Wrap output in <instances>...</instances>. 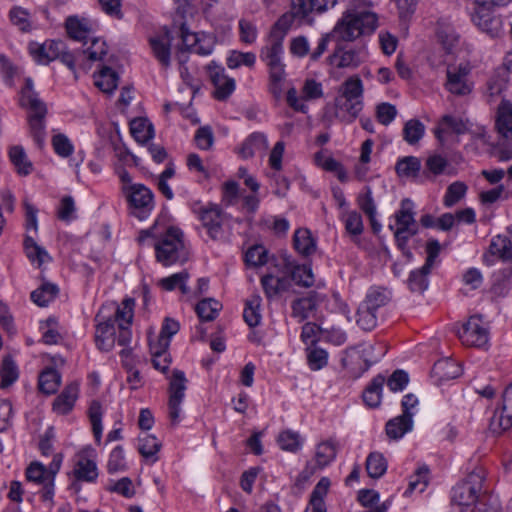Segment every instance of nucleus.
Segmentation results:
<instances>
[{"mask_svg": "<svg viewBox=\"0 0 512 512\" xmlns=\"http://www.w3.org/2000/svg\"><path fill=\"white\" fill-rule=\"evenodd\" d=\"M376 28L375 13L349 4L334 26L331 36L337 41H353L362 35L373 33Z\"/></svg>", "mask_w": 512, "mask_h": 512, "instance_id": "obj_1", "label": "nucleus"}, {"mask_svg": "<svg viewBox=\"0 0 512 512\" xmlns=\"http://www.w3.org/2000/svg\"><path fill=\"white\" fill-rule=\"evenodd\" d=\"M363 84L359 77H350L340 86L334 102L335 117L344 123L353 122L363 108Z\"/></svg>", "mask_w": 512, "mask_h": 512, "instance_id": "obj_2", "label": "nucleus"}, {"mask_svg": "<svg viewBox=\"0 0 512 512\" xmlns=\"http://www.w3.org/2000/svg\"><path fill=\"white\" fill-rule=\"evenodd\" d=\"M157 261L164 266L175 263H184L188 259V252L182 240V233L177 228H169L154 244Z\"/></svg>", "mask_w": 512, "mask_h": 512, "instance_id": "obj_3", "label": "nucleus"}, {"mask_svg": "<svg viewBox=\"0 0 512 512\" xmlns=\"http://www.w3.org/2000/svg\"><path fill=\"white\" fill-rule=\"evenodd\" d=\"M28 49L33 59L39 64L47 65L59 59L75 72L74 55L67 50L66 44L61 40H47L44 43L31 42Z\"/></svg>", "mask_w": 512, "mask_h": 512, "instance_id": "obj_4", "label": "nucleus"}, {"mask_svg": "<svg viewBox=\"0 0 512 512\" xmlns=\"http://www.w3.org/2000/svg\"><path fill=\"white\" fill-rule=\"evenodd\" d=\"M484 478L485 471L479 467L453 487L451 502L453 506H456V512H463L462 507H468L477 501L479 493L482 491Z\"/></svg>", "mask_w": 512, "mask_h": 512, "instance_id": "obj_5", "label": "nucleus"}, {"mask_svg": "<svg viewBox=\"0 0 512 512\" xmlns=\"http://www.w3.org/2000/svg\"><path fill=\"white\" fill-rule=\"evenodd\" d=\"M395 225L390 224L389 229L394 231L396 243L403 246L411 237L417 234L418 225L415 220L414 203L405 198L401 201L400 209L395 213Z\"/></svg>", "mask_w": 512, "mask_h": 512, "instance_id": "obj_6", "label": "nucleus"}, {"mask_svg": "<svg viewBox=\"0 0 512 512\" xmlns=\"http://www.w3.org/2000/svg\"><path fill=\"white\" fill-rule=\"evenodd\" d=\"M441 250L440 243L436 239H430L426 244L427 258L425 264L413 270L408 278V285L413 292H424L428 287V275L435 266L437 257Z\"/></svg>", "mask_w": 512, "mask_h": 512, "instance_id": "obj_7", "label": "nucleus"}, {"mask_svg": "<svg viewBox=\"0 0 512 512\" xmlns=\"http://www.w3.org/2000/svg\"><path fill=\"white\" fill-rule=\"evenodd\" d=\"M123 194L130 208L133 209L132 214L139 219L146 218L154 209L153 192L143 184L127 186L123 189Z\"/></svg>", "mask_w": 512, "mask_h": 512, "instance_id": "obj_8", "label": "nucleus"}, {"mask_svg": "<svg viewBox=\"0 0 512 512\" xmlns=\"http://www.w3.org/2000/svg\"><path fill=\"white\" fill-rule=\"evenodd\" d=\"M187 379L183 371L174 370L169 383L168 417L172 426L180 423L181 404L187 389Z\"/></svg>", "mask_w": 512, "mask_h": 512, "instance_id": "obj_9", "label": "nucleus"}, {"mask_svg": "<svg viewBox=\"0 0 512 512\" xmlns=\"http://www.w3.org/2000/svg\"><path fill=\"white\" fill-rule=\"evenodd\" d=\"M495 257L509 263V266L501 271L502 277H512V241L507 236L499 234L491 239L488 250L483 255V263L492 266Z\"/></svg>", "mask_w": 512, "mask_h": 512, "instance_id": "obj_10", "label": "nucleus"}, {"mask_svg": "<svg viewBox=\"0 0 512 512\" xmlns=\"http://www.w3.org/2000/svg\"><path fill=\"white\" fill-rule=\"evenodd\" d=\"M199 219L211 239L221 240L224 238L223 225L227 221L228 215L218 205L208 204L202 207L199 210Z\"/></svg>", "mask_w": 512, "mask_h": 512, "instance_id": "obj_11", "label": "nucleus"}, {"mask_svg": "<svg viewBox=\"0 0 512 512\" xmlns=\"http://www.w3.org/2000/svg\"><path fill=\"white\" fill-rule=\"evenodd\" d=\"M457 335L466 346L483 347L488 342V331L479 315L470 317L465 324L461 325Z\"/></svg>", "mask_w": 512, "mask_h": 512, "instance_id": "obj_12", "label": "nucleus"}, {"mask_svg": "<svg viewBox=\"0 0 512 512\" xmlns=\"http://www.w3.org/2000/svg\"><path fill=\"white\" fill-rule=\"evenodd\" d=\"M470 70V66L466 63H460L459 65H448L446 71V89L450 93L458 96L469 94L472 90L471 84L468 81Z\"/></svg>", "mask_w": 512, "mask_h": 512, "instance_id": "obj_13", "label": "nucleus"}, {"mask_svg": "<svg viewBox=\"0 0 512 512\" xmlns=\"http://www.w3.org/2000/svg\"><path fill=\"white\" fill-rule=\"evenodd\" d=\"M305 0H291L290 12L283 14L274 24L269 39H281L283 43L284 37L295 19L304 20L307 18Z\"/></svg>", "mask_w": 512, "mask_h": 512, "instance_id": "obj_14", "label": "nucleus"}, {"mask_svg": "<svg viewBox=\"0 0 512 512\" xmlns=\"http://www.w3.org/2000/svg\"><path fill=\"white\" fill-rule=\"evenodd\" d=\"M46 466L40 462H32L26 469V480L28 484L39 487L37 493L40 494L44 502H51L54 496V486H50L46 479Z\"/></svg>", "mask_w": 512, "mask_h": 512, "instance_id": "obj_15", "label": "nucleus"}, {"mask_svg": "<svg viewBox=\"0 0 512 512\" xmlns=\"http://www.w3.org/2000/svg\"><path fill=\"white\" fill-rule=\"evenodd\" d=\"M283 43L281 39H268V43L261 50L260 57L269 67L270 77L278 78L285 75L284 64L281 62Z\"/></svg>", "mask_w": 512, "mask_h": 512, "instance_id": "obj_16", "label": "nucleus"}, {"mask_svg": "<svg viewBox=\"0 0 512 512\" xmlns=\"http://www.w3.org/2000/svg\"><path fill=\"white\" fill-rule=\"evenodd\" d=\"M367 56L364 47H355L345 49L337 47L332 55L329 56L330 64L337 68H357L364 62Z\"/></svg>", "mask_w": 512, "mask_h": 512, "instance_id": "obj_17", "label": "nucleus"}, {"mask_svg": "<svg viewBox=\"0 0 512 512\" xmlns=\"http://www.w3.org/2000/svg\"><path fill=\"white\" fill-rule=\"evenodd\" d=\"M337 455V445L332 440L320 442L316 446L315 456L306 465L305 472L309 475L314 474L317 470H321L328 466Z\"/></svg>", "mask_w": 512, "mask_h": 512, "instance_id": "obj_18", "label": "nucleus"}, {"mask_svg": "<svg viewBox=\"0 0 512 512\" xmlns=\"http://www.w3.org/2000/svg\"><path fill=\"white\" fill-rule=\"evenodd\" d=\"M512 427V383L506 387L502 396L500 412H495L490 421L494 433H501Z\"/></svg>", "mask_w": 512, "mask_h": 512, "instance_id": "obj_19", "label": "nucleus"}, {"mask_svg": "<svg viewBox=\"0 0 512 512\" xmlns=\"http://www.w3.org/2000/svg\"><path fill=\"white\" fill-rule=\"evenodd\" d=\"M172 40L173 37L167 27H164L160 33L150 37L149 39L153 55L164 67H168L170 65Z\"/></svg>", "mask_w": 512, "mask_h": 512, "instance_id": "obj_20", "label": "nucleus"}, {"mask_svg": "<svg viewBox=\"0 0 512 512\" xmlns=\"http://www.w3.org/2000/svg\"><path fill=\"white\" fill-rule=\"evenodd\" d=\"M209 77L215 86L214 96L218 100L227 99L235 90V80L225 74L223 67L209 65Z\"/></svg>", "mask_w": 512, "mask_h": 512, "instance_id": "obj_21", "label": "nucleus"}, {"mask_svg": "<svg viewBox=\"0 0 512 512\" xmlns=\"http://www.w3.org/2000/svg\"><path fill=\"white\" fill-rule=\"evenodd\" d=\"M30 110L28 117L30 133L38 147L42 148L45 142V116L47 108L45 104L27 107Z\"/></svg>", "mask_w": 512, "mask_h": 512, "instance_id": "obj_22", "label": "nucleus"}, {"mask_svg": "<svg viewBox=\"0 0 512 512\" xmlns=\"http://www.w3.org/2000/svg\"><path fill=\"white\" fill-rule=\"evenodd\" d=\"M322 300L321 295L314 291L309 292L302 298L294 300L291 305L292 317L297 319L298 322L306 320L316 310Z\"/></svg>", "mask_w": 512, "mask_h": 512, "instance_id": "obj_23", "label": "nucleus"}, {"mask_svg": "<svg viewBox=\"0 0 512 512\" xmlns=\"http://www.w3.org/2000/svg\"><path fill=\"white\" fill-rule=\"evenodd\" d=\"M491 8L478 6L473 15V21L482 31L495 37L502 30V21L491 13Z\"/></svg>", "mask_w": 512, "mask_h": 512, "instance_id": "obj_24", "label": "nucleus"}, {"mask_svg": "<svg viewBox=\"0 0 512 512\" xmlns=\"http://www.w3.org/2000/svg\"><path fill=\"white\" fill-rule=\"evenodd\" d=\"M66 29L72 39L87 45L88 39L94 35L95 25L87 18L69 17Z\"/></svg>", "mask_w": 512, "mask_h": 512, "instance_id": "obj_25", "label": "nucleus"}, {"mask_svg": "<svg viewBox=\"0 0 512 512\" xmlns=\"http://www.w3.org/2000/svg\"><path fill=\"white\" fill-rule=\"evenodd\" d=\"M95 342L98 349L108 352L112 350L115 344V324L113 319L100 322L96 326Z\"/></svg>", "mask_w": 512, "mask_h": 512, "instance_id": "obj_26", "label": "nucleus"}, {"mask_svg": "<svg viewBox=\"0 0 512 512\" xmlns=\"http://www.w3.org/2000/svg\"><path fill=\"white\" fill-rule=\"evenodd\" d=\"M78 385L71 383L67 385L60 395L53 402V411L60 415L69 413L78 397Z\"/></svg>", "mask_w": 512, "mask_h": 512, "instance_id": "obj_27", "label": "nucleus"}, {"mask_svg": "<svg viewBox=\"0 0 512 512\" xmlns=\"http://www.w3.org/2000/svg\"><path fill=\"white\" fill-rule=\"evenodd\" d=\"M496 128L507 141L512 142V104L503 101L497 111Z\"/></svg>", "mask_w": 512, "mask_h": 512, "instance_id": "obj_28", "label": "nucleus"}, {"mask_svg": "<svg viewBox=\"0 0 512 512\" xmlns=\"http://www.w3.org/2000/svg\"><path fill=\"white\" fill-rule=\"evenodd\" d=\"M413 429V418L399 415L390 419L385 425V432L389 439L399 440Z\"/></svg>", "mask_w": 512, "mask_h": 512, "instance_id": "obj_29", "label": "nucleus"}, {"mask_svg": "<svg viewBox=\"0 0 512 512\" xmlns=\"http://www.w3.org/2000/svg\"><path fill=\"white\" fill-rule=\"evenodd\" d=\"M268 148V140L264 133H252L242 144L239 153L244 158H250L256 153H263Z\"/></svg>", "mask_w": 512, "mask_h": 512, "instance_id": "obj_30", "label": "nucleus"}, {"mask_svg": "<svg viewBox=\"0 0 512 512\" xmlns=\"http://www.w3.org/2000/svg\"><path fill=\"white\" fill-rule=\"evenodd\" d=\"M24 249L26 256L33 263L41 267L44 263H48L52 260L46 249L40 246L35 239L27 234L24 239Z\"/></svg>", "mask_w": 512, "mask_h": 512, "instance_id": "obj_31", "label": "nucleus"}, {"mask_svg": "<svg viewBox=\"0 0 512 512\" xmlns=\"http://www.w3.org/2000/svg\"><path fill=\"white\" fill-rule=\"evenodd\" d=\"M130 131L139 144H146L154 137V127L147 118L139 117L133 119L130 122Z\"/></svg>", "mask_w": 512, "mask_h": 512, "instance_id": "obj_32", "label": "nucleus"}, {"mask_svg": "<svg viewBox=\"0 0 512 512\" xmlns=\"http://www.w3.org/2000/svg\"><path fill=\"white\" fill-rule=\"evenodd\" d=\"M295 249L304 256H310L316 251V241L308 229H298L293 236Z\"/></svg>", "mask_w": 512, "mask_h": 512, "instance_id": "obj_33", "label": "nucleus"}, {"mask_svg": "<svg viewBox=\"0 0 512 512\" xmlns=\"http://www.w3.org/2000/svg\"><path fill=\"white\" fill-rule=\"evenodd\" d=\"M385 383V377L377 375L363 392V401L371 408L378 407L381 403L382 388Z\"/></svg>", "mask_w": 512, "mask_h": 512, "instance_id": "obj_34", "label": "nucleus"}, {"mask_svg": "<svg viewBox=\"0 0 512 512\" xmlns=\"http://www.w3.org/2000/svg\"><path fill=\"white\" fill-rule=\"evenodd\" d=\"M433 372L443 380H450L459 377L462 374V368L460 363L446 358L434 364Z\"/></svg>", "mask_w": 512, "mask_h": 512, "instance_id": "obj_35", "label": "nucleus"}, {"mask_svg": "<svg viewBox=\"0 0 512 512\" xmlns=\"http://www.w3.org/2000/svg\"><path fill=\"white\" fill-rule=\"evenodd\" d=\"M61 384V375L53 368H46L39 375V390L47 395L54 394Z\"/></svg>", "mask_w": 512, "mask_h": 512, "instance_id": "obj_36", "label": "nucleus"}, {"mask_svg": "<svg viewBox=\"0 0 512 512\" xmlns=\"http://www.w3.org/2000/svg\"><path fill=\"white\" fill-rule=\"evenodd\" d=\"M420 169L421 161L415 156H405L400 158L395 165L397 175L405 178L417 177Z\"/></svg>", "mask_w": 512, "mask_h": 512, "instance_id": "obj_37", "label": "nucleus"}, {"mask_svg": "<svg viewBox=\"0 0 512 512\" xmlns=\"http://www.w3.org/2000/svg\"><path fill=\"white\" fill-rule=\"evenodd\" d=\"M8 154L11 163L15 166L19 174L28 175L32 171V163L29 161L22 146H11Z\"/></svg>", "mask_w": 512, "mask_h": 512, "instance_id": "obj_38", "label": "nucleus"}, {"mask_svg": "<svg viewBox=\"0 0 512 512\" xmlns=\"http://www.w3.org/2000/svg\"><path fill=\"white\" fill-rule=\"evenodd\" d=\"M388 463L380 452H371L366 459V470L371 478H381L387 471Z\"/></svg>", "mask_w": 512, "mask_h": 512, "instance_id": "obj_39", "label": "nucleus"}, {"mask_svg": "<svg viewBox=\"0 0 512 512\" xmlns=\"http://www.w3.org/2000/svg\"><path fill=\"white\" fill-rule=\"evenodd\" d=\"M94 78L95 85L105 93H111L117 87L118 75L110 67L103 66Z\"/></svg>", "mask_w": 512, "mask_h": 512, "instance_id": "obj_40", "label": "nucleus"}, {"mask_svg": "<svg viewBox=\"0 0 512 512\" xmlns=\"http://www.w3.org/2000/svg\"><path fill=\"white\" fill-rule=\"evenodd\" d=\"M390 300V293L381 287H372L367 292L364 302L361 304L371 310H377L385 306Z\"/></svg>", "mask_w": 512, "mask_h": 512, "instance_id": "obj_41", "label": "nucleus"}, {"mask_svg": "<svg viewBox=\"0 0 512 512\" xmlns=\"http://www.w3.org/2000/svg\"><path fill=\"white\" fill-rule=\"evenodd\" d=\"M59 292L57 285L43 283L38 289L31 293V300L40 307L47 306L55 299Z\"/></svg>", "mask_w": 512, "mask_h": 512, "instance_id": "obj_42", "label": "nucleus"}, {"mask_svg": "<svg viewBox=\"0 0 512 512\" xmlns=\"http://www.w3.org/2000/svg\"><path fill=\"white\" fill-rule=\"evenodd\" d=\"M261 297L259 295H252L247 301L243 312V317L245 322L250 327H256L260 324L261 321V313H260V305H261Z\"/></svg>", "mask_w": 512, "mask_h": 512, "instance_id": "obj_43", "label": "nucleus"}, {"mask_svg": "<svg viewBox=\"0 0 512 512\" xmlns=\"http://www.w3.org/2000/svg\"><path fill=\"white\" fill-rule=\"evenodd\" d=\"M188 278L189 273L187 270H183L181 272L160 279L159 285L166 291H172L176 288H179L182 294H187L189 292V288L186 285Z\"/></svg>", "mask_w": 512, "mask_h": 512, "instance_id": "obj_44", "label": "nucleus"}, {"mask_svg": "<svg viewBox=\"0 0 512 512\" xmlns=\"http://www.w3.org/2000/svg\"><path fill=\"white\" fill-rule=\"evenodd\" d=\"M341 219L344 222L347 233L352 237H358L363 233L364 225L362 216L359 212L345 211L342 213Z\"/></svg>", "mask_w": 512, "mask_h": 512, "instance_id": "obj_45", "label": "nucleus"}, {"mask_svg": "<svg viewBox=\"0 0 512 512\" xmlns=\"http://www.w3.org/2000/svg\"><path fill=\"white\" fill-rule=\"evenodd\" d=\"M468 186L462 181H455L451 183L446 190L443 197V204L445 207L450 208L456 205L463 199L467 193Z\"/></svg>", "mask_w": 512, "mask_h": 512, "instance_id": "obj_46", "label": "nucleus"}, {"mask_svg": "<svg viewBox=\"0 0 512 512\" xmlns=\"http://www.w3.org/2000/svg\"><path fill=\"white\" fill-rule=\"evenodd\" d=\"M277 443L282 450L292 453H296L302 447L300 434L292 430L282 431L278 435Z\"/></svg>", "mask_w": 512, "mask_h": 512, "instance_id": "obj_47", "label": "nucleus"}, {"mask_svg": "<svg viewBox=\"0 0 512 512\" xmlns=\"http://www.w3.org/2000/svg\"><path fill=\"white\" fill-rule=\"evenodd\" d=\"M74 473L78 480L87 482H93L98 476L95 462L87 458H80L78 460Z\"/></svg>", "mask_w": 512, "mask_h": 512, "instance_id": "obj_48", "label": "nucleus"}, {"mask_svg": "<svg viewBox=\"0 0 512 512\" xmlns=\"http://www.w3.org/2000/svg\"><path fill=\"white\" fill-rule=\"evenodd\" d=\"M429 481V468L426 465H421L417 468L415 473L410 477L408 488L405 492L412 493V492H423L425 488L427 487Z\"/></svg>", "mask_w": 512, "mask_h": 512, "instance_id": "obj_49", "label": "nucleus"}, {"mask_svg": "<svg viewBox=\"0 0 512 512\" xmlns=\"http://www.w3.org/2000/svg\"><path fill=\"white\" fill-rule=\"evenodd\" d=\"M221 307L222 305L218 301L209 298L200 301L196 305L195 310L202 321H212L217 317Z\"/></svg>", "mask_w": 512, "mask_h": 512, "instance_id": "obj_50", "label": "nucleus"}, {"mask_svg": "<svg viewBox=\"0 0 512 512\" xmlns=\"http://www.w3.org/2000/svg\"><path fill=\"white\" fill-rule=\"evenodd\" d=\"M425 133V126L417 119L408 120L403 128V138L410 144L418 143Z\"/></svg>", "mask_w": 512, "mask_h": 512, "instance_id": "obj_51", "label": "nucleus"}, {"mask_svg": "<svg viewBox=\"0 0 512 512\" xmlns=\"http://www.w3.org/2000/svg\"><path fill=\"white\" fill-rule=\"evenodd\" d=\"M138 441V450L145 458L155 457L161 448V442L152 434L144 433Z\"/></svg>", "mask_w": 512, "mask_h": 512, "instance_id": "obj_52", "label": "nucleus"}, {"mask_svg": "<svg viewBox=\"0 0 512 512\" xmlns=\"http://www.w3.org/2000/svg\"><path fill=\"white\" fill-rule=\"evenodd\" d=\"M134 306L135 300L133 298H125L116 309L114 323L130 326L134 316Z\"/></svg>", "mask_w": 512, "mask_h": 512, "instance_id": "obj_53", "label": "nucleus"}, {"mask_svg": "<svg viewBox=\"0 0 512 512\" xmlns=\"http://www.w3.org/2000/svg\"><path fill=\"white\" fill-rule=\"evenodd\" d=\"M0 387L7 388L18 378V370L15 362L11 357L7 356L3 359L0 369Z\"/></svg>", "mask_w": 512, "mask_h": 512, "instance_id": "obj_54", "label": "nucleus"}, {"mask_svg": "<svg viewBox=\"0 0 512 512\" xmlns=\"http://www.w3.org/2000/svg\"><path fill=\"white\" fill-rule=\"evenodd\" d=\"M261 284L267 298H273L285 290V279L276 277L271 273L262 276Z\"/></svg>", "mask_w": 512, "mask_h": 512, "instance_id": "obj_55", "label": "nucleus"}, {"mask_svg": "<svg viewBox=\"0 0 512 512\" xmlns=\"http://www.w3.org/2000/svg\"><path fill=\"white\" fill-rule=\"evenodd\" d=\"M307 361L311 370H320L327 365L328 353L320 347L311 346L307 348Z\"/></svg>", "mask_w": 512, "mask_h": 512, "instance_id": "obj_56", "label": "nucleus"}, {"mask_svg": "<svg viewBox=\"0 0 512 512\" xmlns=\"http://www.w3.org/2000/svg\"><path fill=\"white\" fill-rule=\"evenodd\" d=\"M95 440L100 443L102 436V408L98 401H92L88 410Z\"/></svg>", "mask_w": 512, "mask_h": 512, "instance_id": "obj_57", "label": "nucleus"}, {"mask_svg": "<svg viewBox=\"0 0 512 512\" xmlns=\"http://www.w3.org/2000/svg\"><path fill=\"white\" fill-rule=\"evenodd\" d=\"M179 323L172 318H165L158 339L154 342L162 348H168L170 339L179 331Z\"/></svg>", "mask_w": 512, "mask_h": 512, "instance_id": "obj_58", "label": "nucleus"}, {"mask_svg": "<svg viewBox=\"0 0 512 512\" xmlns=\"http://www.w3.org/2000/svg\"><path fill=\"white\" fill-rule=\"evenodd\" d=\"M292 280L303 287H310L314 283L312 270L307 265H295L291 269Z\"/></svg>", "mask_w": 512, "mask_h": 512, "instance_id": "obj_59", "label": "nucleus"}, {"mask_svg": "<svg viewBox=\"0 0 512 512\" xmlns=\"http://www.w3.org/2000/svg\"><path fill=\"white\" fill-rule=\"evenodd\" d=\"M51 142L55 153L62 158H67L74 152V145L65 134L53 135Z\"/></svg>", "mask_w": 512, "mask_h": 512, "instance_id": "obj_60", "label": "nucleus"}, {"mask_svg": "<svg viewBox=\"0 0 512 512\" xmlns=\"http://www.w3.org/2000/svg\"><path fill=\"white\" fill-rule=\"evenodd\" d=\"M356 323L365 331H371L377 325L376 311L360 305L357 310Z\"/></svg>", "mask_w": 512, "mask_h": 512, "instance_id": "obj_61", "label": "nucleus"}, {"mask_svg": "<svg viewBox=\"0 0 512 512\" xmlns=\"http://www.w3.org/2000/svg\"><path fill=\"white\" fill-rule=\"evenodd\" d=\"M90 45L84 50L87 57L91 61L102 60L103 56L107 53V46L104 40L93 35L88 39Z\"/></svg>", "mask_w": 512, "mask_h": 512, "instance_id": "obj_62", "label": "nucleus"}, {"mask_svg": "<svg viewBox=\"0 0 512 512\" xmlns=\"http://www.w3.org/2000/svg\"><path fill=\"white\" fill-rule=\"evenodd\" d=\"M256 56L252 52L231 51L227 58V66L236 69L241 65L252 67L255 64Z\"/></svg>", "mask_w": 512, "mask_h": 512, "instance_id": "obj_63", "label": "nucleus"}, {"mask_svg": "<svg viewBox=\"0 0 512 512\" xmlns=\"http://www.w3.org/2000/svg\"><path fill=\"white\" fill-rule=\"evenodd\" d=\"M9 17L13 25L17 26L19 30L23 32L31 30V23L29 20L30 14L26 9L15 6L10 10Z\"/></svg>", "mask_w": 512, "mask_h": 512, "instance_id": "obj_64", "label": "nucleus"}]
</instances>
